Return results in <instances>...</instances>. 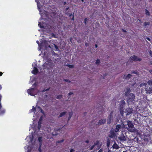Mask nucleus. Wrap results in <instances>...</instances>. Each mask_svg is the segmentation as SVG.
<instances>
[{
	"mask_svg": "<svg viewBox=\"0 0 152 152\" xmlns=\"http://www.w3.org/2000/svg\"><path fill=\"white\" fill-rule=\"evenodd\" d=\"M133 110L132 108H126L125 111H124V113H126V115H128L133 113Z\"/></svg>",
	"mask_w": 152,
	"mask_h": 152,
	"instance_id": "5",
	"label": "nucleus"
},
{
	"mask_svg": "<svg viewBox=\"0 0 152 152\" xmlns=\"http://www.w3.org/2000/svg\"><path fill=\"white\" fill-rule=\"evenodd\" d=\"M37 43L38 44H39V42L38 41H37Z\"/></svg>",
	"mask_w": 152,
	"mask_h": 152,
	"instance_id": "56",
	"label": "nucleus"
},
{
	"mask_svg": "<svg viewBox=\"0 0 152 152\" xmlns=\"http://www.w3.org/2000/svg\"><path fill=\"white\" fill-rule=\"evenodd\" d=\"M125 104V102L124 100H122L121 101L120 103L119 104V107L120 113L122 116H123V114H124V110Z\"/></svg>",
	"mask_w": 152,
	"mask_h": 152,
	"instance_id": "3",
	"label": "nucleus"
},
{
	"mask_svg": "<svg viewBox=\"0 0 152 152\" xmlns=\"http://www.w3.org/2000/svg\"><path fill=\"white\" fill-rule=\"evenodd\" d=\"M110 140L109 138H108L107 140V145L108 147H109L110 145Z\"/></svg>",
	"mask_w": 152,
	"mask_h": 152,
	"instance_id": "20",
	"label": "nucleus"
},
{
	"mask_svg": "<svg viewBox=\"0 0 152 152\" xmlns=\"http://www.w3.org/2000/svg\"><path fill=\"white\" fill-rule=\"evenodd\" d=\"M95 48H96L97 47V45L96 44L95 45Z\"/></svg>",
	"mask_w": 152,
	"mask_h": 152,
	"instance_id": "57",
	"label": "nucleus"
},
{
	"mask_svg": "<svg viewBox=\"0 0 152 152\" xmlns=\"http://www.w3.org/2000/svg\"><path fill=\"white\" fill-rule=\"evenodd\" d=\"M62 97V96L61 95H57L56 97V98L57 99H60Z\"/></svg>",
	"mask_w": 152,
	"mask_h": 152,
	"instance_id": "31",
	"label": "nucleus"
},
{
	"mask_svg": "<svg viewBox=\"0 0 152 152\" xmlns=\"http://www.w3.org/2000/svg\"><path fill=\"white\" fill-rule=\"evenodd\" d=\"M66 112H63L61 113L60 114V115L59 116V117H60L63 116L66 114Z\"/></svg>",
	"mask_w": 152,
	"mask_h": 152,
	"instance_id": "21",
	"label": "nucleus"
},
{
	"mask_svg": "<svg viewBox=\"0 0 152 152\" xmlns=\"http://www.w3.org/2000/svg\"><path fill=\"white\" fill-rule=\"evenodd\" d=\"M135 95L132 93L129 94L128 96L127 101L128 102H132L134 101L135 98Z\"/></svg>",
	"mask_w": 152,
	"mask_h": 152,
	"instance_id": "4",
	"label": "nucleus"
},
{
	"mask_svg": "<svg viewBox=\"0 0 152 152\" xmlns=\"http://www.w3.org/2000/svg\"><path fill=\"white\" fill-rule=\"evenodd\" d=\"M118 138L121 141H124L126 140V138L123 134H122Z\"/></svg>",
	"mask_w": 152,
	"mask_h": 152,
	"instance_id": "10",
	"label": "nucleus"
},
{
	"mask_svg": "<svg viewBox=\"0 0 152 152\" xmlns=\"http://www.w3.org/2000/svg\"><path fill=\"white\" fill-rule=\"evenodd\" d=\"M87 20V18H86L85 19V24L86 23V22Z\"/></svg>",
	"mask_w": 152,
	"mask_h": 152,
	"instance_id": "45",
	"label": "nucleus"
},
{
	"mask_svg": "<svg viewBox=\"0 0 152 152\" xmlns=\"http://www.w3.org/2000/svg\"><path fill=\"white\" fill-rule=\"evenodd\" d=\"M146 85H147V84L145 83H142L140 85V87H141L143 86H146Z\"/></svg>",
	"mask_w": 152,
	"mask_h": 152,
	"instance_id": "26",
	"label": "nucleus"
},
{
	"mask_svg": "<svg viewBox=\"0 0 152 152\" xmlns=\"http://www.w3.org/2000/svg\"><path fill=\"white\" fill-rule=\"evenodd\" d=\"M145 14L148 16L150 15L149 12L147 9H145Z\"/></svg>",
	"mask_w": 152,
	"mask_h": 152,
	"instance_id": "27",
	"label": "nucleus"
},
{
	"mask_svg": "<svg viewBox=\"0 0 152 152\" xmlns=\"http://www.w3.org/2000/svg\"><path fill=\"white\" fill-rule=\"evenodd\" d=\"M64 81L67 82H68L69 83L71 82V81H69V80L68 79H64Z\"/></svg>",
	"mask_w": 152,
	"mask_h": 152,
	"instance_id": "37",
	"label": "nucleus"
},
{
	"mask_svg": "<svg viewBox=\"0 0 152 152\" xmlns=\"http://www.w3.org/2000/svg\"><path fill=\"white\" fill-rule=\"evenodd\" d=\"M149 25V22H145L143 23V26H146L147 25Z\"/></svg>",
	"mask_w": 152,
	"mask_h": 152,
	"instance_id": "29",
	"label": "nucleus"
},
{
	"mask_svg": "<svg viewBox=\"0 0 152 152\" xmlns=\"http://www.w3.org/2000/svg\"><path fill=\"white\" fill-rule=\"evenodd\" d=\"M35 110H36L35 108H33L31 110V112H34L35 113Z\"/></svg>",
	"mask_w": 152,
	"mask_h": 152,
	"instance_id": "35",
	"label": "nucleus"
},
{
	"mask_svg": "<svg viewBox=\"0 0 152 152\" xmlns=\"http://www.w3.org/2000/svg\"><path fill=\"white\" fill-rule=\"evenodd\" d=\"M51 63L48 64L46 63H44L43 65V68L44 69L47 68V69H48L51 67Z\"/></svg>",
	"mask_w": 152,
	"mask_h": 152,
	"instance_id": "11",
	"label": "nucleus"
},
{
	"mask_svg": "<svg viewBox=\"0 0 152 152\" xmlns=\"http://www.w3.org/2000/svg\"><path fill=\"white\" fill-rule=\"evenodd\" d=\"M3 73L1 72H0V76H1L2 75Z\"/></svg>",
	"mask_w": 152,
	"mask_h": 152,
	"instance_id": "51",
	"label": "nucleus"
},
{
	"mask_svg": "<svg viewBox=\"0 0 152 152\" xmlns=\"http://www.w3.org/2000/svg\"><path fill=\"white\" fill-rule=\"evenodd\" d=\"M123 125L121 126V125H117L116 126L115 129H112L110 132V134L109 135V137L111 138L115 137L116 136L115 133L119 132V131L121 128H122Z\"/></svg>",
	"mask_w": 152,
	"mask_h": 152,
	"instance_id": "1",
	"label": "nucleus"
},
{
	"mask_svg": "<svg viewBox=\"0 0 152 152\" xmlns=\"http://www.w3.org/2000/svg\"><path fill=\"white\" fill-rule=\"evenodd\" d=\"M54 46L55 49L57 50H59L58 47L57 46L55 45V44H54Z\"/></svg>",
	"mask_w": 152,
	"mask_h": 152,
	"instance_id": "34",
	"label": "nucleus"
},
{
	"mask_svg": "<svg viewBox=\"0 0 152 152\" xmlns=\"http://www.w3.org/2000/svg\"><path fill=\"white\" fill-rule=\"evenodd\" d=\"M146 39H147L148 41H151V39H150L148 37H147L146 38Z\"/></svg>",
	"mask_w": 152,
	"mask_h": 152,
	"instance_id": "48",
	"label": "nucleus"
},
{
	"mask_svg": "<svg viewBox=\"0 0 152 152\" xmlns=\"http://www.w3.org/2000/svg\"><path fill=\"white\" fill-rule=\"evenodd\" d=\"M38 150L39 152H41V146H39V148L38 149Z\"/></svg>",
	"mask_w": 152,
	"mask_h": 152,
	"instance_id": "44",
	"label": "nucleus"
},
{
	"mask_svg": "<svg viewBox=\"0 0 152 152\" xmlns=\"http://www.w3.org/2000/svg\"><path fill=\"white\" fill-rule=\"evenodd\" d=\"M94 144L96 147V150L99 149L102 145V143L99 141H97Z\"/></svg>",
	"mask_w": 152,
	"mask_h": 152,
	"instance_id": "8",
	"label": "nucleus"
},
{
	"mask_svg": "<svg viewBox=\"0 0 152 152\" xmlns=\"http://www.w3.org/2000/svg\"><path fill=\"white\" fill-rule=\"evenodd\" d=\"M36 1L37 2V7H38V8L39 9V11H40V12H41V11L40 10V8H41V6L40 5H39V3L37 1V0H36Z\"/></svg>",
	"mask_w": 152,
	"mask_h": 152,
	"instance_id": "18",
	"label": "nucleus"
},
{
	"mask_svg": "<svg viewBox=\"0 0 152 152\" xmlns=\"http://www.w3.org/2000/svg\"><path fill=\"white\" fill-rule=\"evenodd\" d=\"M73 94V93L72 92H70L68 93V95L69 96H70L72 94Z\"/></svg>",
	"mask_w": 152,
	"mask_h": 152,
	"instance_id": "43",
	"label": "nucleus"
},
{
	"mask_svg": "<svg viewBox=\"0 0 152 152\" xmlns=\"http://www.w3.org/2000/svg\"><path fill=\"white\" fill-rule=\"evenodd\" d=\"M148 84L149 85H152V80H148L147 82Z\"/></svg>",
	"mask_w": 152,
	"mask_h": 152,
	"instance_id": "23",
	"label": "nucleus"
},
{
	"mask_svg": "<svg viewBox=\"0 0 152 152\" xmlns=\"http://www.w3.org/2000/svg\"><path fill=\"white\" fill-rule=\"evenodd\" d=\"M38 107L39 109H40V110H41V112L42 113H43V111L42 110L41 108H40V107Z\"/></svg>",
	"mask_w": 152,
	"mask_h": 152,
	"instance_id": "41",
	"label": "nucleus"
},
{
	"mask_svg": "<svg viewBox=\"0 0 152 152\" xmlns=\"http://www.w3.org/2000/svg\"><path fill=\"white\" fill-rule=\"evenodd\" d=\"M134 141H136V140H137V138H135L134 139Z\"/></svg>",
	"mask_w": 152,
	"mask_h": 152,
	"instance_id": "54",
	"label": "nucleus"
},
{
	"mask_svg": "<svg viewBox=\"0 0 152 152\" xmlns=\"http://www.w3.org/2000/svg\"><path fill=\"white\" fill-rule=\"evenodd\" d=\"M106 121V119H103L100 120L98 122V125H101L104 124Z\"/></svg>",
	"mask_w": 152,
	"mask_h": 152,
	"instance_id": "13",
	"label": "nucleus"
},
{
	"mask_svg": "<svg viewBox=\"0 0 152 152\" xmlns=\"http://www.w3.org/2000/svg\"><path fill=\"white\" fill-rule=\"evenodd\" d=\"M34 88H31L30 89H28L27 90V92L29 94H30L31 96H34L35 95V94H34Z\"/></svg>",
	"mask_w": 152,
	"mask_h": 152,
	"instance_id": "12",
	"label": "nucleus"
},
{
	"mask_svg": "<svg viewBox=\"0 0 152 152\" xmlns=\"http://www.w3.org/2000/svg\"><path fill=\"white\" fill-rule=\"evenodd\" d=\"M72 16V14H71L70 15H69V16Z\"/></svg>",
	"mask_w": 152,
	"mask_h": 152,
	"instance_id": "63",
	"label": "nucleus"
},
{
	"mask_svg": "<svg viewBox=\"0 0 152 152\" xmlns=\"http://www.w3.org/2000/svg\"><path fill=\"white\" fill-rule=\"evenodd\" d=\"M69 8V7H68V8H66V11H67Z\"/></svg>",
	"mask_w": 152,
	"mask_h": 152,
	"instance_id": "58",
	"label": "nucleus"
},
{
	"mask_svg": "<svg viewBox=\"0 0 152 152\" xmlns=\"http://www.w3.org/2000/svg\"><path fill=\"white\" fill-rule=\"evenodd\" d=\"M122 30L124 32H126V31L125 30L122 29Z\"/></svg>",
	"mask_w": 152,
	"mask_h": 152,
	"instance_id": "52",
	"label": "nucleus"
},
{
	"mask_svg": "<svg viewBox=\"0 0 152 152\" xmlns=\"http://www.w3.org/2000/svg\"><path fill=\"white\" fill-rule=\"evenodd\" d=\"M149 72L151 74H152V69H151L149 70Z\"/></svg>",
	"mask_w": 152,
	"mask_h": 152,
	"instance_id": "47",
	"label": "nucleus"
},
{
	"mask_svg": "<svg viewBox=\"0 0 152 152\" xmlns=\"http://www.w3.org/2000/svg\"><path fill=\"white\" fill-rule=\"evenodd\" d=\"M72 20H74V16L73 15V18H72Z\"/></svg>",
	"mask_w": 152,
	"mask_h": 152,
	"instance_id": "61",
	"label": "nucleus"
},
{
	"mask_svg": "<svg viewBox=\"0 0 152 152\" xmlns=\"http://www.w3.org/2000/svg\"><path fill=\"white\" fill-rule=\"evenodd\" d=\"M127 125L123 124V126L122 128H126L129 131L132 132H134L136 131V129L134 127V125L131 121H128L127 122Z\"/></svg>",
	"mask_w": 152,
	"mask_h": 152,
	"instance_id": "2",
	"label": "nucleus"
},
{
	"mask_svg": "<svg viewBox=\"0 0 152 152\" xmlns=\"http://www.w3.org/2000/svg\"><path fill=\"white\" fill-rule=\"evenodd\" d=\"M94 148V149H96V147H95V144H94V145H92V146H91V147L90 148V150H92Z\"/></svg>",
	"mask_w": 152,
	"mask_h": 152,
	"instance_id": "25",
	"label": "nucleus"
},
{
	"mask_svg": "<svg viewBox=\"0 0 152 152\" xmlns=\"http://www.w3.org/2000/svg\"><path fill=\"white\" fill-rule=\"evenodd\" d=\"M65 65L68 66L70 68H72L74 66L72 65L65 64Z\"/></svg>",
	"mask_w": 152,
	"mask_h": 152,
	"instance_id": "22",
	"label": "nucleus"
},
{
	"mask_svg": "<svg viewBox=\"0 0 152 152\" xmlns=\"http://www.w3.org/2000/svg\"><path fill=\"white\" fill-rule=\"evenodd\" d=\"M146 140H147V139H144V140H145H145L146 141Z\"/></svg>",
	"mask_w": 152,
	"mask_h": 152,
	"instance_id": "62",
	"label": "nucleus"
},
{
	"mask_svg": "<svg viewBox=\"0 0 152 152\" xmlns=\"http://www.w3.org/2000/svg\"><path fill=\"white\" fill-rule=\"evenodd\" d=\"M38 140L40 142L39 145H40V146H41V145H42V137H39L38 138Z\"/></svg>",
	"mask_w": 152,
	"mask_h": 152,
	"instance_id": "19",
	"label": "nucleus"
},
{
	"mask_svg": "<svg viewBox=\"0 0 152 152\" xmlns=\"http://www.w3.org/2000/svg\"><path fill=\"white\" fill-rule=\"evenodd\" d=\"M112 147L113 149L115 148L116 149H118L119 148V147L118 145L116 144L115 142L113 145Z\"/></svg>",
	"mask_w": 152,
	"mask_h": 152,
	"instance_id": "16",
	"label": "nucleus"
},
{
	"mask_svg": "<svg viewBox=\"0 0 152 152\" xmlns=\"http://www.w3.org/2000/svg\"><path fill=\"white\" fill-rule=\"evenodd\" d=\"M52 134V135H53V136H56V135H57V134Z\"/></svg>",
	"mask_w": 152,
	"mask_h": 152,
	"instance_id": "49",
	"label": "nucleus"
},
{
	"mask_svg": "<svg viewBox=\"0 0 152 152\" xmlns=\"http://www.w3.org/2000/svg\"><path fill=\"white\" fill-rule=\"evenodd\" d=\"M86 142L87 143H89V141L88 140H87L86 141Z\"/></svg>",
	"mask_w": 152,
	"mask_h": 152,
	"instance_id": "53",
	"label": "nucleus"
},
{
	"mask_svg": "<svg viewBox=\"0 0 152 152\" xmlns=\"http://www.w3.org/2000/svg\"><path fill=\"white\" fill-rule=\"evenodd\" d=\"M36 83H34L33 84V86H36Z\"/></svg>",
	"mask_w": 152,
	"mask_h": 152,
	"instance_id": "59",
	"label": "nucleus"
},
{
	"mask_svg": "<svg viewBox=\"0 0 152 152\" xmlns=\"http://www.w3.org/2000/svg\"><path fill=\"white\" fill-rule=\"evenodd\" d=\"M50 88H48L47 89H44L42 91V92H45L46 91H48L49 89Z\"/></svg>",
	"mask_w": 152,
	"mask_h": 152,
	"instance_id": "36",
	"label": "nucleus"
},
{
	"mask_svg": "<svg viewBox=\"0 0 152 152\" xmlns=\"http://www.w3.org/2000/svg\"><path fill=\"white\" fill-rule=\"evenodd\" d=\"M137 21H140L141 22V23H142V21H141L140 20H139V19H138Z\"/></svg>",
	"mask_w": 152,
	"mask_h": 152,
	"instance_id": "55",
	"label": "nucleus"
},
{
	"mask_svg": "<svg viewBox=\"0 0 152 152\" xmlns=\"http://www.w3.org/2000/svg\"><path fill=\"white\" fill-rule=\"evenodd\" d=\"M108 152H111V151L110 150H109V151H108Z\"/></svg>",
	"mask_w": 152,
	"mask_h": 152,
	"instance_id": "60",
	"label": "nucleus"
},
{
	"mask_svg": "<svg viewBox=\"0 0 152 152\" xmlns=\"http://www.w3.org/2000/svg\"><path fill=\"white\" fill-rule=\"evenodd\" d=\"M131 74H137V72L136 71H132L131 72Z\"/></svg>",
	"mask_w": 152,
	"mask_h": 152,
	"instance_id": "32",
	"label": "nucleus"
},
{
	"mask_svg": "<svg viewBox=\"0 0 152 152\" xmlns=\"http://www.w3.org/2000/svg\"><path fill=\"white\" fill-rule=\"evenodd\" d=\"M129 60L130 61H141L142 60V59L138 57L137 56H135L133 55L131 57L129 58Z\"/></svg>",
	"mask_w": 152,
	"mask_h": 152,
	"instance_id": "7",
	"label": "nucleus"
},
{
	"mask_svg": "<svg viewBox=\"0 0 152 152\" xmlns=\"http://www.w3.org/2000/svg\"><path fill=\"white\" fill-rule=\"evenodd\" d=\"M149 53L150 56L152 57V51L151 50H150L149 51Z\"/></svg>",
	"mask_w": 152,
	"mask_h": 152,
	"instance_id": "38",
	"label": "nucleus"
},
{
	"mask_svg": "<svg viewBox=\"0 0 152 152\" xmlns=\"http://www.w3.org/2000/svg\"><path fill=\"white\" fill-rule=\"evenodd\" d=\"M64 141V140H61L59 141H58L57 142V143L62 142Z\"/></svg>",
	"mask_w": 152,
	"mask_h": 152,
	"instance_id": "40",
	"label": "nucleus"
},
{
	"mask_svg": "<svg viewBox=\"0 0 152 152\" xmlns=\"http://www.w3.org/2000/svg\"><path fill=\"white\" fill-rule=\"evenodd\" d=\"M88 44L87 43H86V44H85V46H86V47H87V46H88Z\"/></svg>",
	"mask_w": 152,
	"mask_h": 152,
	"instance_id": "50",
	"label": "nucleus"
},
{
	"mask_svg": "<svg viewBox=\"0 0 152 152\" xmlns=\"http://www.w3.org/2000/svg\"><path fill=\"white\" fill-rule=\"evenodd\" d=\"M5 113V110H2L0 112L1 114H3Z\"/></svg>",
	"mask_w": 152,
	"mask_h": 152,
	"instance_id": "39",
	"label": "nucleus"
},
{
	"mask_svg": "<svg viewBox=\"0 0 152 152\" xmlns=\"http://www.w3.org/2000/svg\"><path fill=\"white\" fill-rule=\"evenodd\" d=\"M146 93L147 94H151L152 93V87L147 86L145 89Z\"/></svg>",
	"mask_w": 152,
	"mask_h": 152,
	"instance_id": "9",
	"label": "nucleus"
},
{
	"mask_svg": "<svg viewBox=\"0 0 152 152\" xmlns=\"http://www.w3.org/2000/svg\"><path fill=\"white\" fill-rule=\"evenodd\" d=\"M132 76L130 74H128L127 75H124V76L123 77V78L124 79H129Z\"/></svg>",
	"mask_w": 152,
	"mask_h": 152,
	"instance_id": "14",
	"label": "nucleus"
},
{
	"mask_svg": "<svg viewBox=\"0 0 152 152\" xmlns=\"http://www.w3.org/2000/svg\"><path fill=\"white\" fill-rule=\"evenodd\" d=\"M54 34H53V37H54Z\"/></svg>",
	"mask_w": 152,
	"mask_h": 152,
	"instance_id": "64",
	"label": "nucleus"
},
{
	"mask_svg": "<svg viewBox=\"0 0 152 152\" xmlns=\"http://www.w3.org/2000/svg\"><path fill=\"white\" fill-rule=\"evenodd\" d=\"M100 62V61L99 59H97L96 62V64H98Z\"/></svg>",
	"mask_w": 152,
	"mask_h": 152,
	"instance_id": "30",
	"label": "nucleus"
},
{
	"mask_svg": "<svg viewBox=\"0 0 152 152\" xmlns=\"http://www.w3.org/2000/svg\"><path fill=\"white\" fill-rule=\"evenodd\" d=\"M113 112L112 111L108 117L107 121L108 124H110L111 123V122L113 120Z\"/></svg>",
	"mask_w": 152,
	"mask_h": 152,
	"instance_id": "6",
	"label": "nucleus"
},
{
	"mask_svg": "<svg viewBox=\"0 0 152 152\" xmlns=\"http://www.w3.org/2000/svg\"><path fill=\"white\" fill-rule=\"evenodd\" d=\"M38 69L36 67H34L32 71V73L34 74H36L38 72Z\"/></svg>",
	"mask_w": 152,
	"mask_h": 152,
	"instance_id": "17",
	"label": "nucleus"
},
{
	"mask_svg": "<svg viewBox=\"0 0 152 152\" xmlns=\"http://www.w3.org/2000/svg\"><path fill=\"white\" fill-rule=\"evenodd\" d=\"M41 119H42L40 118L38 122V128L39 129L41 128L40 123V121Z\"/></svg>",
	"mask_w": 152,
	"mask_h": 152,
	"instance_id": "28",
	"label": "nucleus"
},
{
	"mask_svg": "<svg viewBox=\"0 0 152 152\" xmlns=\"http://www.w3.org/2000/svg\"><path fill=\"white\" fill-rule=\"evenodd\" d=\"M131 90L129 88H126V91L124 93L125 95L126 96H127V95H129V93L130 92Z\"/></svg>",
	"mask_w": 152,
	"mask_h": 152,
	"instance_id": "15",
	"label": "nucleus"
},
{
	"mask_svg": "<svg viewBox=\"0 0 152 152\" xmlns=\"http://www.w3.org/2000/svg\"><path fill=\"white\" fill-rule=\"evenodd\" d=\"M38 26L41 28H44V27L43 26L41 25V23L40 22H39V23L38 24Z\"/></svg>",
	"mask_w": 152,
	"mask_h": 152,
	"instance_id": "33",
	"label": "nucleus"
},
{
	"mask_svg": "<svg viewBox=\"0 0 152 152\" xmlns=\"http://www.w3.org/2000/svg\"><path fill=\"white\" fill-rule=\"evenodd\" d=\"M72 112L71 113H69V117L68 118V120L69 121L70 119L71 118L72 116Z\"/></svg>",
	"mask_w": 152,
	"mask_h": 152,
	"instance_id": "24",
	"label": "nucleus"
},
{
	"mask_svg": "<svg viewBox=\"0 0 152 152\" xmlns=\"http://www.w3.org/2000/svg\"><path fill=\"white\" fill-rule=\"evenodd\" d=\"M102 149H100L98 152H102Z\"/></svg>",
	"mask_w": 152,
	"mask_h": 152,
	"instance_id": "46",
	"label": "nucleus"
},
{
	"mask_svg": "<svg viewBox=\"0 0 152 152\" xmlns=\"http://www.w3.org/2000/svg\"><path fill=\"white\" fill-rule=\"evenodd\" d=\"M75 150L72 149H71L70 150V152H74Z\"/></svg>",
	"mask_w": 152,
	"mask_h": 152,
	"instance_id": "42",
	"label": "nucleus"
}]
</instances>
